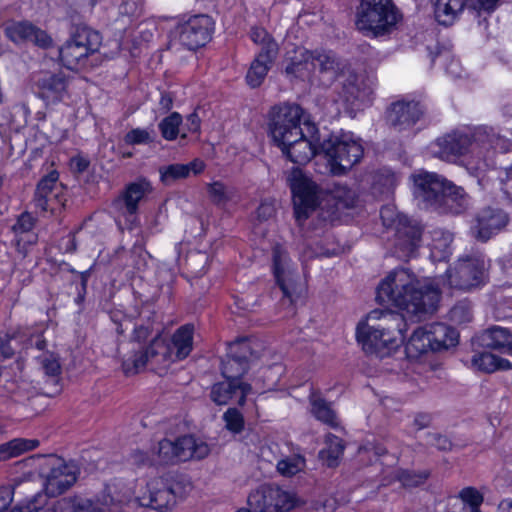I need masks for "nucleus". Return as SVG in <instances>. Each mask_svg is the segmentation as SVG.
Returning <instances> with one entry per match:
<instances>
[{
  "instance_id": "obj_45",
  "label": "nucleus",
  "mask_w": 512,
  "mask_h": 512,
  "mask_svg": "<svg viewBox=\"0 0 512 512\" xmlns=\"http://www.w3.org/2000/svg\"><path fill=\"white\" fill-rule=\"evenodd\" d=\"M452 234L448 232L435 233L431 244V256L435 260L443 261L451 255Z\"/></svg>"
},
{
  "instance_id": "obj_47",
  "label": "nucleus",
  "mask_w": 512,
  "mask_h": 512,
  "mask_svg": "<svg viewBox=\"0 0 512 512\" xmlns=\"http://www.w3.org/2000/svg\"><path fill=\"white\" fill-rule=\"evenodd\" d=\"M207 193L215 205L224 206L234 198V189L226 186L220 181H215L207 185Z\"/></svg>"
},
{
  "instance_id": "obj_11",
  "label": "nucleus",
  "mask_w": 512,
  "mask_h": 512,
  "mask_svg": "<svg viewBox=\"0 0 512 512\" xmlns=\"http://www.w3.org/2000/svg\"><path fill=\"white\" fill-rule=\"evenodd\" d=\"M309 121L297 104L275 106L270 112L269 130L275 143L302 135L304 122Z\"/></svg>"
},
{
  "instance_id": "obj_54",
  "label": "nucleus",
  "mask_w": 512,
  "mask_h": 512,
  "mask_svg": "<svg viewBox=\"0 0 512 512\" xmlns=\"http://www.w3.org/2000/svg\"><path fill=\"white\" fill-rule=\"evenodd\" d=\"M181 121V116L176 112L164 118L159 124L162 136L167 140H174L178 135Z\"/></svg>"
},
{
  "instance_id": "obj_24",
  "label": "nucleus",
  "mask_w": 512,
  "mask_h": 512,
  "mask_svg": "<svg viewBox=\"0 0 512 512\" xmlns=\"http://www.w3.org/2000/svg\"><path fill=\"white\" fill-rule=\"evenodd\" d=\"M273 272L283 295L291 302L296 292L295 273L291 260L283 246L276 244L272 249Z\"/></svg>"
},
{
  "instance_id": "obj_12",
  "label": "nucleus",
  "mask_w": 512,
  "mask_h": 512,
  "mask_svg": "<svg viewBox=\"0 0 512 512\" xmlns=\"http://www.w3.org/2000/svg\"><path fill=\"white\" fill-rule=\"evenodd\" d=\"M304 127L302 135L276 143L291 162L300 165L308 163L322 145L316 125L305 121Z\"/></svg>"
},
{
  "instance_id": "obj_9",
  "label": "nucleus",
  "mask_w": 512,
  "mask_h": 512,
  "mask_svg": "<svg viewBox=\"0 0 512 512\" xmlns=\"http://www.w3.org/2000/svg\"><path fill=\"white\" fill-rule=\"evenodd\" d=\"M210 453L209 445L191 435L174 440L163 439L158 443L157 455L161 464H175L191 459L201 460Z\"/></svg>"
},
{
  "instance_id": "obj_13",
  "label": "nucleus",
  "mask_w": 512,
  "mask_h": 512,
  "mask_svg": "<svg viewBox=\"0 0 512 512\" xmlns=\"http://www.w3.org/2000/svg\"><path fill=\"white\" fill-rule=\"evenodd\" d=\"M247 502L253 512H288L295 507L296 497L277 485L264 484L249 494Z\"/></svg>"
},
{
  "instance_id": "obj_25",
  "label": "nucleus",
  "mask_w": 512,
  "mask_h": 512,
  "mask_svg": "<svg viewBox=\"0 0 512 512\" xmlns=\"http://www.w3.org/2000/svg\"><path fill=\"white\" fill-rule=\"evenodd\" d=\"M412 177L415 197L422 201L427 208L432 209L437 203V199L445 191L448 180L436 173L426 171H421Z\"/></svg>"
},
{
  "instance_id": "obj_22",
  "label": "nucleus",
  "mask_w": 512,
  "mask_h": 512,
  "mask_svg": "<svg viewBox=\"0 0 512 512\" xmlns=\"http://www.w3.org/2000/svg\"><path fill=\"white\" fill-rule=\"evenodd\" d=\"M508 220L503 210L486 207L476 214L470 234L477 241L487 242L507 225Z\"/></svg>"
},
{
  "instance_id": "obj_1",
  "label": "nucleus",
  "mask_w": 512,
  "mask_h": 512,
  "mask_svg": "<svg viewBox=\"0 0 512 512\" xmlns=\"http://www.w3.org/2000/svg\"><path fill=\"white\" fill-rule=\"evenodd\" d=\"M440 299V291L428 280H419L408 269L390 272L377 288V300L391 303L409 313H433Z\"/></svg>"
},
{
  "instance_id": "obj_23",
  "label": "nucleus",
  "mask_w": 512,
  "mask_h": 512,
  "mask_svg": "<svg viewBox=\"0 0 512 512\" xmlns=\"http://www.w3.org/2000/svg\"><path fill=\"white\" fill-rule=\"evenodd\" d=\"M499 0H471V8L477 11L491 12ZM467 0H436L434 4L435 19L441 25H451L462 13Z\"/></svg>"
},
{
  "instance_id": "obj_17",
  "label": "nucleus",
  "mask_w": 512,
  "mask_h": 512,
  "mask_svg": "<svg viewBox=\"0 0 512 512\" xmlns=\"http://www.w3.org/2000/svg\"><path fill=\"white\" fill-rule=\"evenodd\" d=\"M214 29V22L207 15H195L176 28L179 43L189 50H196L204 46L210 39Z\"/></svg>"
},
{
  "instance_id": "obj_44",
  "label": "nucleus",
  "mask_w": 512,
  "mask_h": 512,
  "mask_svg": "<svg viewBox=\"0 0 512 512\" xmlns=\"http://www.w3.org/2000/svg\"><path fill=\"white\" fill-rule=\"evenodd\" d=\"M332 103L336 109H342L343 113L351 118L372 105L369 98H335Z\"/></svg>"
},
{
  "instance_id": "obj_15",
  "label": "nucleus",
  "mask_w": 512,
  "mask_h": 512,
  "mask_svg": "<svg viewBox=\"0 0 512 512\" xmlns=\"http://www.w3.org/2000/svg\"><path fill=\"white\" fill-rule=\"evenodd\" d=\"M149 362L157 366H166L174 362L170 344L160 336L155 337L148 347L124 360L122 367L125 374H133L144 368Z\"/></svg>"
},
{
  "instance_id": "obj_27",
  "label": "nucleus",
  "mask_w": 512,
  "mask_h": 512,
  "mask_svg": "<svg viewBox=\"0 0 512 512\" xmlns=\"http://www.w3.org/2000/svg\"><path fill=\"white\" fill-rule=\"evenodd\" d=\"M251 385L242 381L228 380L216 383L212 386L210 397L217 405H226L231 400L242 406L246 402L247 395L251 392Z\"/></svg>"
},
{
  "instance_id": "obj_55",
  "label": "nucleus",
  "mask_w": 512,
  "mask_h": 512,
  "mask_svg": "<svg viewBox=\"0 0 512 512\" xmlns=\"http://www.w3.org/2000/svg\"><path fill=\"white\" fill-rule=\"evenodd\" d=\"M167 481L169 491L173 496V502L175 499L185 497L192 490L191 481L185 476H177L176 478Z\"/></svg>"
},
{
  "instance_id": "obj_4",
  "label": "nucleus",
  "mask_w": 512,
  "mask_h": 512,
  "mask_svg": "<svg viewBox=\"0 0 512 512\" xmlns=\"http://www.w3.org/2000/svg\"><path fill=\"white\" fill-rule=\"evenodd\" d=\"M400 18L392 0H361L356 12V27L366 35L382 36L390 33Z\"/></svg>"
},
{
  "instance_id": "obj_18",
  "label": "nucleus",
  "mask_w": 512,
  "mask_h": 512,
  "mask_svg": "<svg viewBox=\"0 0 512 512\" xmlns=\"http://www.w3.org/2000/svg\"><path fill=\"white\" fill-rule=\"evenodd\" d=\"M312 52V85L328 87L343 73L346 64L331 51L315 50Z\"/></svg>"
},
{
  "instance_id": "obj_58",
  "label": "nucleus",
  "mask_w": 512,
  "mask_h": 512,
  "mask_svg": "<svg viewBox=\"0 0 512 512\" xmlns=\"http://www.w3.org/2000/svg\"><path fill=\"white\" fill-rule=\"evenodd\" d=\"M449 316L456 324L468 323L472 319L471 305L468 302H459L450 310Z\"/></svg>"
},
{
  "instance_id": "obj_6",
  "label": "nucleus",
  "mask_w": 512,
  "mask_h": 512,
  "mask_svg": "<svg viewBox=\"0 0 512 512\" xmlns=\"http://www.w3.org/2000/svg\"><path fill=\"white\" fill-rule=\"evenodd\" d=\"M101 42L102 37L97 31L87 26H79L60 48V60L70 70L81 69L86 66L89 56L98 52Z\"/></svg>"
},
{
  "instance_id": "obj_52",
  "label": "nucleus",
  "mask_w": 512,
  "mask_h": 512,
  "mask_svg": "<svg viewBox=\"0 0 512 512\" xmlns=\"http://www.w3.org/2000/svg\"><path fill=\"white\" fill-rule=\"evenodd\" d=\"M305 467V459L302 456L294 455L280 460L277 463V471L285 476L291 477L302 471Z\"/></svg>"
},
{
  "instance_id": "obj_39",
  "label": "nucleus",
  "mask_w": 512,
  "mask_h": 512,
  "mask_svg": "<svg viewBox=\"0 0 512 512\" xmlns=\"http://www.w3.org/2000/svg\"><path fill=\"white\" fill-rule=\"evenodd\" d=\"M39 446L37 439L15 438L0 445V461H6Z\"/></svg>"
},
{
  "instance_id": "obj_21",
  "label": "nucleus",
  "mask_w": 512,
  "mask_h": 512,
  "mask_svg": "<svg viewBox=\"0 0 512 512\" xmlns=\"http://www.w3.org/2000/svg\"><path fill=\"white\" fill-rule=\"evenodd\" d=\"M253 357L251 343L245 340L231 343L221 362L222 375L228 380L241 381L240 377L248 371Z\"/></svg>"
},
{
  "instance_id": "obj_46",
  "label": "nucleus",
  "mask_w": 512,
  "mask_h": 512,
  "mask_svg": "<svg viewBox=\"0 0 512 512\" xmlns=\"http://www.w3.org/2000/svg\"><path fill=\"white\" fill-rule=\"evenodd\" d=\"M37 83L44 93L54 94L68 93L69 87L72 85L63 76L52 74L43 75V77L38 79Z\"/></svg>"
},
{
  "instance_id": "obj_57",
  "label": "nucleus",
  "mask_w": 512,
  "mask_h": 512,
  "mask_svg": "<svg viewBox=\"0 0 512 512\" xmlns=\"http://www.w3.org/2000/svg\"><path fill=\"white\" fill-rule=\"evenodd\" d=\"M208 255L203 252L191 253L187 258V267L195 276H202L206 272Z\"/></svg>"
},
{
  "instance_id": "obj_59",
  "label": "nucleus",
  "mask_w": 512,
  "mask_h": 512,
  "mask_svg": "<svg viewBox=\"0 0 512 512\" xmlns=\"http://www.w3.org/2000/svg\"><path fill=\"white\" fill-rule=\"evenodd\" d=\"M152 141V137L146 129H133L125 135V142L131 145L147 144Z\"/></svg>"
},
{
  "instance_id": "obj_35",
  "label": "nucleus",
  "mask_w": 512,
  "mask_h": 512,
  "mask_svg": "<svg viewBox=\"0 0 512 512\" xmlns=\"http://www.w3.org/2000/svg\"><path fill=\"white\" fill-rule=\"evenodd\" d=\"M482 343L488 348L512 353V332L500 326H493L482 334Z\"/></svg>"
},
{
  "instance_id": "obj_8",
  "label": "nucleus",
  "mask_w": 512,
  "mask_h": 512,
  "mask_svg": "<svg viewBox=\"0 0 512 512\" xmlns=\"http://www.w3.org/2000/svg\"><path fill=\"white\" fill-rule=\"evenodd\" d=\"M321 149L325 153L333 175H344L363 156L362 145L346 135L329 138L322 143Z\"/></svg>"
},
{
  "instance_id": "obj_5",
  "label": "nucleus",
  "mask_w": 512,
  "mask_h": 512,
  "mask_svg": "<svg viewBox=\"0 0 512 512\" xmlns=\"http://www.w3.org/2000/svg\"><path fill=\"white\" fill-rule=\"evenodd\" d=\"M383 224L395 230L393 254L406 260L412 257L420 246L422 227L403 214H398L392 206H384L380 210Z\"/></svg>"
},
{
  "instance_id": "obj_50",
  "label": "nucleus",
  "mask_w": 512,
  "mask_h": 512,
  "mask_svg": "<svg viewBox=\"0 0 512 512\" xmlns=\"http://www.w3.org/2000/svg\"><path fill=\"white\" fill-rule=\"evenodd\" d=\"M458 498L469 507L470 512H482L483 494L475 487L468 486L459 491Z\"/></svg>"
},
{
  "instance_id": "obj_62",
  "label": "nucleus",
  "mask_w": 512,
  "mask_h": 512,
  "mask_svg": "<svg viewBox=\"0 0 512 512\" xmlns=\"http://www.w3.org/2000/svg\"><path fill=\"white\" fill-rule=\"evenodd\" d=\"M431 444L442 451L450 450L452 447L451 441L446 436L440 434L431 435Z\"/></svg>"
},
{
  "instance_id": "obj_20",
  "label": "nucleus",
  "mask_w": 512,
  "mask_h": 512,
  "mask_svg": "<svg viewBox=\"0 0 512 512\" xmlns=\"http://www.w3.org/2000/svg\"><path fill=\"white\" fill-rule=\"evenodd\" d=\"M30 481H20L14 486L0 487V512H37L44 505L43 495L40 492L26 496L23 503L11 508L14 495H22L31 490Z\"/></svg>"
},
{
  "instance_id": "obj_48",
  "label": "nucleus",
  "mask_w": 512,
  "mask_h": 512,
  "mask_svg": "<svg viewBox=\"0 0 512 512\" xmlns=\"http://www.w3.org/2000/svg\"><path fill=\"white\" fill-rule=\"evenodd\" d=\"M429 475L428 471L415 472L407 469H397L394 472V480L399 481L404 488H415L424 484Z\"/></svg>"
},
{
  "instance_id": "obj_32",
  "label": "nucleus",
  "mask_w": 512,
  "mask_h": 512,
  "mask_svg": "<svg viewBox=\"0 0 512 512\" xmlns=\"http://www.w3.org/2000/svg\"><path fill=\"white\" fill-rule=\"evenodd\" d=\"M432 351H440L458 343V332L446 324L432 323L427 325Z\"/></svg>"
},
{
  "instance_id": "obj_28",
  "label": "nucleus",
  "mask_w": 512,
  "mask_h": 512,
  "mask_svg": "<svg viewBox=\"0 0 512 512\" xmlns=\"http://www.w3.org/2000/svg\"><path fill=\"white\" fill-rule=\"evenodd\" d=\"M469 206V197L460 186L447 181L445 191L437 199L433 210L443 214H461Z\"/></svg>"
},
{
  "instance_id": "obj_2",
  "label": "nucleus",
  "mask_w": 512,
  "mask_h": 512,
  "mask_svg": "<svg viewBox=\"0 0 512 512\" xmlns=\"http://www.w3.org/2000/svg\"><path fill=\"white\" fill-rule=\"evenodd\" d=\"M287 181L293 195L294 215L299 225H302L328 196L345 208L354 207L356 202L355 191L347 185L333 183L327 189H323L297 168L292 169Z\"/></svg>"
},
{
  "instance_id": "obj_41",
  "label": "nucleus",
  "mask_w": 512,
  "mask_h": 512,
  "mask_svg": "<svg viewBox=\"0 0 512 512\" xmlns=\"http://www.w3.org/2000/svg\"><path fill=\"white\" fill-rule=\"evenodd\" d=\"M398 183L397 175L388 168L379 169L374 173L372 189L375 195L389 196Z\"/></svg>"
},
{
  "instance_id": "obj_26",
  "label": "nucleus",
  "mask_w": 512,
  "mask_h": 512,
  "mask_svg": "<svg viewBox=\"0 0 512 512\" xmlns=\"http://www.w3.org/2000/svg\"><path fill=\"white\" fill-rule=\"evenodd\" d=\"M6 36L14 43L32 42L40 48L52 45V38L29 21H18L5 28Z\"/></svg>"
},
{
  "instance_id": "obj_7",
  "label": "nucleus",
  "mask_w": 512,
  "mask_h": 512,
  "mask_svg": "<svg viewBox=\"0 0 512 512\" xmlns=\"http://www.w3.org/2000/svg\"><path fill=\"white\" fill-rule=\"evenodd\" d=\"M486 272V260L482 253L463 255L446 271L448 286L463 291L479 288L486 282Z\"/></svg>"
},
{
  "instance_id": "obj_31",
  "label": "nucleus",
  "mask_w": 512,
  "mask_h": 512,
  "mask_svg": "<svg viewBox=\"0 0 512 512\" xmlns=\"http://www.w3.org/2000/svg\"><path fill=\"white\" fill-rule=\"evenodd\" d=\"M58 177V173L52 171L44 176L37 185L34 194V203L36 208L43 212L52 209L51 205L57 198L55 190L57 188Z\"/></svg>"
},
{
  "instance_id": "obj_30",
  "label": "nucleus",
  "mask_w": 512,
  "mask_h": 512,
  "mask_svg": "<svg viewBox=\"0 0 512 512\" xmlns=\"http://www.w3.org/2000/svg\"><path fill=\"white\" fill-rule=\"evenodd\" d=\"M205 163L196 158L187 164L175 163L159 168L160 181L165 186H170L178 180L186 179L191 173L197 175L203 172Z\"/></svg>"
},
{
  "instance_id": "obj_3",
  "label": "nucleus",
  "mask_w": 512,
  "mask_h": 512,
  "mask_svg": "<svg viewBox=\"0 0 512 512\" xmlns=\"http://www.w3.org/2000/svg\"><path fill=\"white\" fill-rule=\"evenodd\" d=\"M367 321L378 323L357 326V340L366 353L383 358L403 343L406 323L401 313L375 309L368 314Z\"/></svg>"
},
{
  "instance_id": "obj_43",
  "label": "nucleus",
  "mask_w": 512,
  "mask_h": 512,
  "mask_svg": "<svg viewBox=\"0 0 512 512\" xmlns=\"http://www.w3.org/2000/svg\"><path fill=\"white\" fill-rule=\"evenodd\" d=\"M310 404L311 413L317 420L331 427L338 425L337 416L329 403L319 397L312 396Z\"/></svg>"
},
{
  "instance_id": "obj_63",
  "label": "nucleus",
  "mask_w": 512,
  "mask_h": 512,
  "mask_svg": "<svg viewBox=\"0 0 512 512\" xmlns=\"http://www.w3.org/2000/svg\"><path fill=\"white\" fill-rule=\"evenodd\" d=\"M275 213L274 205L270 202H262L257 209V216L261 220H267L271 218Z\"/></svg>"
},
{
  "instance_id": "obj_60",
  "label": "nucleus",
  "mask_w": 512,
  "mask_h": 512,
  "mask_svg": "<svg viewBox=\"0 0 512 512\" xmlns=\"http://www.w3.org/2000/svg\"><path fill=\"white\" fill-rule=\"evenodd\" d=\"M496 300L501 308L512 310V285L500 288Z\"/></svg>"
},
{
  "instance_id": "obj_19",
  "label": "nucleus",
  "mask_w": 512,
  "mask_h": 512,
  "mask_svg": "<svg viewBox=\"0 0 512 512\" xmlns=\"http://www.w3.org/2000/svg\"><path fill=\"white\" fill-rule=\"evenodd\" d=\"M422 115L423 109L418 101L402 98L387 107L384 119L390 128L400 132L414 126Z\"/></svg>"
},
{
  "instance_id": "obj_56",
  "label": "nucleus",
  "mask_w": 512,
  "mask_h": 512,
  "mask_svg": "<svg viewBox=\"0 0 512 512\" xmlns=\"http://www.w3.org/2000/svg\"><path fill=\"white\" fill-rule=\"evenodd\" d=\"M35 226V218L28 212L22 213L16 223L12 226V230L15 233L17 239V245L20 246L22 241L21 235L29 233Z\"/></svg>"
},
{
  "instance_id": "obj_33",
  "label": "nucleus",
  "mask_w": 512,
  "mask_h": 512,
  "mask_svg": "<svg viewBox=\"0 0 512 512\" xmlns=\"http://www.w3.org/2000/svg\"><path fill=\"white\" fill-rule=\"evenodd\" d=\"M193 334L194 326L192 324H185L174 332L170 345L174 362L185 359L191 353Z\"/></svg>"
},
{
  "instance_id": "obj_51",
  "label": "nucleus",
  "mask_w": 512,
  "mask_h": 512,
  "mask_svg": "<svg viewBox=\"0 0 512 512\" xmlns=\"http://www.w3.org/2000/svg\"><path fill=\"white\" fill-rule=\"evenodd\" d=\"M38 364L45 376L55 380L61 372V366L58 357L50 352L42 353L37 357Z\"/></svg>"
},
{
  "instance_id": "obj_53",
  "label": "nucleus",
  "mask_w": 512,
  "mask_h": 512,
  "mask_svg": "<svg viewBox=\"0 0 512 512\" xmlns=\"http://www.w3.org/2000/svg\"><path fill=\"white\" fill-rule=\"evenodd\" d=\"M222 419L225 423V428L233 433V434H240L245 427V420L243 414L236 408H228L223 416Z\"/></svg>"
},
{
  "instance_id": "obj_42",
  "label": "nucleus",
  "mask_w": 512,
  "mask_h": 512,
  "mask_svg": "<svg viewBox=\"0 0 512 512\" xmlns=\"http://www.w3.org/2000/svg\"><path fill=\"white\" fill-rule=\"evenodd\" d=\"M325 444L326 447L320 451L319 456L327 466L335 467L344 452L343 440L334 434H328L325 438Z\"/></svg>"
},
{
  "instance_id": "obj_40",
  "label": "nucleus",
  "mask_w": 512,
  "mask_h": 512,
  "mask_svg": "<svg viewBox=\"0 0 512 512\" xmlns=\"http://www.w3.org/2000/svg\"><path fill=\"white\" fill-rule=\"evenodd\" d=\"M405 350L407 355L412 358H416L426 353L428 350H432L427 325L414 330L406 343Z\"/></svg>"
},
{
  "instance_id": "obj_16",
  "label": "nucleus",
  "mask_w": 512,
  "mask_h": 512,
  "mask_svg": "<svg viewBox=\"0 0 512 512\" xmlns=\"http://www.w3.org/2000/svg\"><path fill=\"white\" fill-rule=\"evenodd\" d=\"M470 133L455 129L436 138L429 146L431 154L441 160L455 162L459 157L471 152Z\"/></svg>"
},
{
  "instance_id": "obj_64",
  "label": "nucleus",
  "mask_w": 512,
  "mask_h": 512,
  "mask_svg": "<svg viewBox=\"0 0 512 512\" xmlns=\"http://www.w3.org/2000/svg\"><path fill=\"white\" fill-rule=\"evenodd\" d=\"M131 460L137 466L150 465L152 463L147 453L141 450L134 451L131 455Z\"/></svg>"
},
{
  "instance_id": "obj_61",
  "label": "nucleus",
  "mask_w": 512,
  "mask_h": 512,
  "mask_svg": "<svg viewBox=\"0 0 512 512\" xmlns=\"http://www.w3.org/2000/svg\"><path fill=\"white\" fill-rule=\"evenodd\" d=\"M505 177H501V189L507 198L512 200V165L505 169Z\"/></svg>"
},
{
  "instance_id": "obj_36",
  "label": "nucleus",
  "mask_w": 512,
  "mask_h": 512,
  "mask_svg": "<svg viewBox=\"0 0 512 512\" xmlns=\"http://www.w3.org/2000/svg\"><path fill=\"white\" fill-rule=\"evenodd\" d=\"M470 136L472 139L471 153L478 154H482L490 149H496L498 142L501 140L494 129L487 126L478 127Z\"/></svg>"
},
{
  "instance_id": "obj_38",
  "label": "nucleus",
  "mask_w": 512,
  "mask_h": 512,
  "mask_svg": "<svg viewBox=\"0 0 512 512\" xmlns=\"http://www.w3.org/2000/svg\"><path fill=\"white\" fill-rule=\"evenodd\" d=\"M472 366L482 372L492 373L497 370H510L512 365L509 360L501 358L490 352L474 354L471 359Z\"/></svg>"
},
{
  "instance_id": "obj_29",
  "label": "nucleus",
  "mask_w": 512,
  "mask_h": 512,
  "mask_svg": "<svg viewBox=\"0 0 512 512\" xmlns=\"http://www.w3.org/2000/svg\"><path fill=\"white\" fill-rule=\"evenodd\" d=\"M141 506L149 507L159 512L168 511L173 505V496L167 486V481L157 478L147 485V492L139 498Z\"/></svg>"
},
{
  "instance_id": "obj_37",
  "label": "nucleus",
  "mask_w": 512,
  "mask_h": 512,
  "mask_svg": "<svg viewBox=\"0 0 512 512\" xmlns=\"http://www.w3.org/2000/svg\"><path fill=\"white\" fill-rule=\"evenodd\" d=\"M277 55L258 53L247 72L246 80L251 87H258L263 82Z\"/></svg>"
},
{
  "instance_id": "obj_34",
  "label": "nucleus",
  "mask_w": 512,
  "mask_h": 512,
  "mask_svg": "<svg viewBox=\"0 0 512 512\" xmlns=\"http://www.w3.org/2000/svg\"><path fill=\"white\" fill-rule=\"evenodd\" d=\"M290 60V63L285 68L286 74L293 75L296 78H307L310 81L313 72L312 52L303 48H297Z\"/></svg>"
},
{
  "instance_id": "obj_14",
  "label": "nucleus",
  "mask_w": 512,
  "mask_h": 512,
  "mask_svg": "<svg viewBox=\"0 0 512 512\" xmlns=\"http://www.w3.org/2000/svg\"><path fill=\"white\" fill-rule=\"evenodd\" d=\"M151 182L146 178H138L128 183L123 191L113 200L111 208L117 218L134 222L139 209V203L152 192Z\"/></svg>"
},
{
  "instance_id": "obj_10",
  "label": "nucleus",
  "mask_w": 512,
  "mask_h": 512,
  "mask_svg": "<svg viewBox=\"0 0 512 512\" xmlns=\"http://www.w3.org/2000/svg\"><path fill=\"white\" fill-rule=\"evenodd\" d=\"M78 468L63 458L50 455L41 466L45 495L56 497L68 490L77 480Z\"/></svg>"
},
{
  "instance_id": "obj_49",
  "label": "nucleus",
  "mask_w": 512,
  "mask_h": 512,
  "mask_svg": "<svg viewBox=\"0 0 512 512\" xmlns=\"http://www.w3.org/2000/svg\"><path fill=\"white\" fill-rule=\"evenodd\" d=\"M250 38L255 44L261 46V51L259 53H264L267 55L278 54L277 43L265 29L258 27L252 28L250 32Z\"/></svg>"
}]
</instances>
